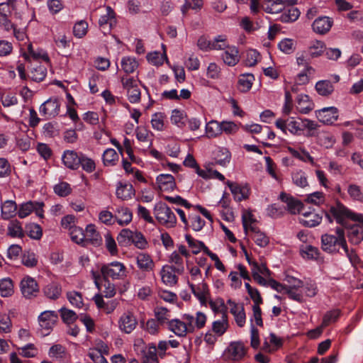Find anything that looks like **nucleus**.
<instances>
[{
  "mask_svg": "<svg viewBox=\"0 0 363 363\" xmlns=\"http://www.w3.org/2000/svg\"><path fill=\"white\" fill-rule=\"evenodd\" d=\"M315 89L318 94L323 96H328L334 91V86L330 80L317 82Z\"/></svg>",
  "mask_w": 363,
  "mask_h": 363,
  "instance_id": "e433bc0d",
  "label": "nucleus"
},
{
  "mask_svg": "<svg viewBox=\"0 0 363 363\" xmlns=\"http://www.w3.org/2000/svg\"><path fill=\"white\" fill-rule=\"evenodd\" d=\"M14 293L13 283L11 278L0 279V294L2 297H9Z\"/></svg>",
  "mask_w": 363,
  "mask_h": 363,
  "instance_id": "c03bdc74",
  "label": "nucleus"
},
{
  "mask_svg": "<svg viewBox=\"0 0 363 363\" xmlns=\"http://www.w3.org/2000/svg\"><path fill=\"white\" fill-rule=\"evenodd\" d=\"M291 178L293 183L297 186L304 188L308 186L306 174L305 172L301 169H297L293 172Z\"/></svg>",
  "mask_w": 363,
  "mask_h": 363,
  "instance_id": "5fc2aeb1",
  "label": "nucleus"
},
{
  "mask_svg": "<svg viewBox=\"0 0 363 363\" xmlns=\"http://www.w3.org/2000/svg\"><path fill=\"white\" fill-rule=\"evenodd\" d=\"M118 158V155L113 148L106 149L102 155L103 163L105 166H114Z\"/></svg>",
  "mask_w": 363,
  "mask_h": 363,
  "instance_id": "864d4df0",
  "label": "nucleus"
},
{
  "mask_svg": "<svg viewBox=\"0 0 363 363\" xmlns=\"http://www.w3.org/2000/svg\"><path fill=\"white\" fill-rule=\"evenodd\" d=\"M54 192L59 196L65 197L72 193L70 184L66 182H61L53 187Z\"/></svg>",
  "mask_w": 363,
  "mask_h": 363,
  "instance_id": "774afa93",
  "label": "nucleus"
},
{
  "mask_svg": "<svg viewBox=\"0 0 363 363\" xmlns=\"http://www.w3.org/2000/svg\"><path fill=\"white\" fill-rule=\"evenodd\" d=\"M114 218L120 225H126L132 221L133 213L128 207H119L115 212Z\"/></svg>",
  "mask_w": 363,
  "mask_h": 363,
  "instance_id": "bb28decb",
  "label": "nucleus"
},
{
  "mask_svg": "<svg viewBox=\"0 0 363 363\" xmlns=\"http://www.w3.org/2000/svg\"><path fill=\"white\" fill-rule=\"evenodd\" d=\"M205 130L206 136L208 138H217L221 135L220 123L215 120H211L206 123Z\"/></svg>",
  "mask_w": 363,
  "mask_h": 363,
  "instance_id": "a19ab883",
  "label": "nucleus"
},
{
  "mask_svg": "<svg viewBox=\"0 0 363 363\" xmlns=\"http://www.w3.org/2000/svg\"><path fill=\"white\" fill-rule=\"evenodd\" d=\"M38 322L42 334L48 335L52 330L53 327L57 323L58 315L55 311H45L38 316Z\"/></svg>",
  "mask_w": 363,
  "mask_h": 363,
  "instance_id": "6e6552de",
  "label": "nucleus"
},
{
  "mask_svg": "<svg viewBox=\"0 0 363 363\" xmlns=\"http://www.w3.org/2000/svg\"><path fill=\"white\" fill-rule=\"evenodd\" d=\"M156 183L162 191H172L177 188L174 177L170 174H160L156 177Z\"/></svg>",
  "mask_w": 363,
  "mask_h": 363,
  "instance_id": "412c9836",
  "label": "nucleus"
},
{
  "mask_svg": "<svg viewBox=\"0 0 363 363\" xmlns=\"http://www.w3.org/2000/svg\"><path fill=\"white\" fill-rule=\"evenodd\" d=\"M228 328V320L226 314H223L222 320H216L213 323L212 330L218 336L225 333Z\"/></svg>",
  "mask_w": 363,
  "mask_h": 363,
  "instance_id": "bf43d9fd",
  "label": "nucleus"
},
{
  "mask_svg": "<svg viewBox=\"0 0 363 363\" xmlns=\"http://www.w3.org/2000/svg\"><path fill=\"white\" fill-rule=\"evenodd\" d=\"M81 153H77L74 150L64 151L62 157L64 165L70 169H77L80 167Z\"/></svg>",
  "mask_w": 363,
  "mask_h": 363,
  "instance_id": "6ab92c4d",
  "label": "nucleus"
},
{
  "mask_svg": "<svg viewBox=\"0 0 363 363\" xmlns=\"http://www.w3.org/2000/svg\"><path fill=\"white\" fill-rule=\"evenodd\" d=\"M154 312L156 320L160 325H163L166 322L169 321L170 311L167 308L157 306L155 308Z\"/></svg>",
  "mask_w": 363,
  "mask_h": 363,
  "instance_id": "338daca9",
  "label": "nucleus"
},
{
  "mask_svg": "<svg viewBox=\"0 0 363 363\" xmlns=\"http://www.w3.org/2000/svg\"><path fill=\"white\" fill-rule=\"evenodd\" d=\"M122 69L126 74H131L138 67V62L133 57H123L121 62Z\"/></svg>",
  "mask_w": 363,
  "mask_h": 363,
  "instance_id": "a18cd8bd",
  "label": "nucleus"
},
{
  "mask_svg": "<svg viewBox=\"0 0 363 363\" xmlns=\"http://www.w3.org/2000/svg\"><path fill=\"white\" fill-rule=\"evenodd\" d=\"M169 262L172 264L171 266L175 269L176 272L179 275H182L184 273L185 269L184 265L183 258L177 251H174L169 257Z\"/></svg>",
  "mask_w": 363,
  "mask_h": 363,
  "instance_id": "c9c22d12",
  "label": "nucleus"
},
{
  "mask_svg": "<svg viewBox=\"0 0 363 363\" xmlns=\"http://www.w3.org/2000/svg\"><path fill=\"white\" fill-rule=\"evenodd\" d=\"M100 272L104 281L121 280L127 277V269L125 264L121 262L114 261L104 264L101 267Z\"/></svg>",
  "mask_w": 363,
  "mask_h": 363,
  "instance_id": "20e7f679",
  "label": "nucleus"
},
{
  "mask_svg": "<svg viewBox=\"0 0 363 363\" xmlns=\"http://www.w3.org/2000/svg\"><path fill=\"white\" fill-rule=\"evenodd\" d=\"M167 323L169 330L177 336L184 337L187 333H189V325L184 320L182 321L179 319H172Z\"/></svg>",
  "mask_w": 363,
  "mask_h": 363,
  "instance_id": "a878e982",
  "label": "nucleus"
},
{
  "mask_svg": "<svg viewBox=\"0 0 363 363\" xmlns=\"http://www.w3.org/2000/svg\"><path fill=\"white\" fill-rule=\"evenodd\" d=\"M116 23V13L113 9L108 6H106V14L103 15L99 20V25L104 35L109 33L111 28Z\"/></svg>",
  "mask_w": 363,
  "mask_h": 363,
  "instance_id": "2eb2a0df",
  "label": "nucleus"
},
{
  "mask_svg": "<svg viewBox=\"0 0 363 363\" xmlns=\"http://www.w3.org/2000/svg\"><path fill=\"white\" fill-rule=\"evenodd\" d=\"M44 295L49 299L57 300L62 295V286L58 282L52 281L43 289Z\"/></svg>",
  "mask_w": 363,
  "mask_h": 363,
  "instance_id": "cd10ccee",
  "label": "nucleus"
},
{
  "mask_svg": "<svg viewBox=\"0 0 363 363\" xmlns=\"http://www.w3.org/2000/svg\"><path fill=\"white\" fill-rule=\"evenodd\" d=\"M297 109L303 114H307L314 108V104L306 94H299L297 96Z\"/></svg>",
  "mask_w": 363,
  "mask_h": 363,
  "instance_id": "72a5a7b5",
  "label": "nucleus"
},
{
  "mask_svg": "<svg viewBox=\"0 0 363 363\" xmlns=\"http://www.w3.org/2000/svg\"><path fill=\"white\" fill-rule=\"evenodd\" d=\"M347 237L352 245H359L363 240V227L353 225L347 228Z\"/></svg>",
  "mask_w": 363,
  "mask_h": 363,
  "instance_id": "c85d7f7f",
  "label": "nucleus"
},
{
  "mask_svg": "<svg viewBox=\"0 0 363 363\" xmlns=\"http://www.w3.org/2000/svg\"><path fill=\"white\" fill-rule=\"evenodd\" d=\"M135 194V191L131 184L121 182L117 184L116 195L118 199L126 201L130 199Z\"/></svg>",
  "mask_w": 363,
  "mask_h": 363,
  "instance_id": "393cba45",
  "label": "nucleus"
},
{
  "mask_svg": "<svg viewBox=\"0 0 363 363\" xmlns=\"http://www.w3.org/2000/svg\"><path fill=\"white\" fill-rule=\"evenodd\" d=\"M66 348L65 346L60 344L53 345L48 351V355L50 357L55 359H62L65 357Z\"/></svg>",
  "mask_w": 363,
  "mask_h": 363,
  "instance_id": "13d9d810",
  "label": "nucleus"
},
{
  "mask_svg": "<svg viewBox=\"0 0 363 363\" xmlns=\"http://www.w3.org/2000/svg\"><path fill=\"white\" fill-rule=\"evenodd\" d=\"M60 108V104L58 99L50 98L40 106L39 111L45 119H50L59 114Z\"/></svg>",
  "mask_w": 363,
  "mask_h": 363,
  "instance_id": "9d476101",
  "label": "nucleus"
},
{
  "mask_svg": "<svg viewBox=\"0 0 363 363\" xmlns=\"http://www.w3.org/2000/svg\"><path fill=\"white\" fill-rule=\"evenodd\" d=\"M253 235L252 238L258 246L261 247H266L269 242V238L264 233L260 232L257 227H252Z\"/></svg>",
  "mask_w": 363,
  "mask_h": 363,
  "instance_id": "8fccbe9b",
  "label": "nucleus"
},
{
  "mask_svg": "<svg viewBox=\"0 0 363 363\" xmlns=\"http://www.w3.org/2000/svg\"><path fill=\"white\" fill-rule=\"evenodd\" d=\"M183 320L187 322L189 327V333H194L195 329L203 328L206 322V315L200 311L196 313V322L194 323V316L189 314H184L182 317Z\"/></svg>",
  "mask_w": 363,
  "mask_h": 363,
  "instance_id": "4be33fe9",
  "label": "nucleus"
},
{
  "mask_svg": "<svg viewBox=\"0 0 363 363\" xmlns=\"http://www.w3.org/2000/svg\"><path fill=\"white\" fill-rule=\"evenodd\" d=\"M341 315L340 309H333L326 312L323 318L321 327H327L331 323L336 322Z\"/></svg>",
  "mask_w": 363,
  "mask_h": 363,
  "instance_id": "6e6d98bb",
  "label": "nucleus"
},
{
  "mask_svg": "<svg viewBox=\"0 0 363 363\" xmlns=\"http://www.w3.org/2000/svg\"><path fill=\"white\" fill-rule=\"evenodd\" d=\"M330 213L337 223L342 224L345 220L349 219L359 223L363 227V213L353 212L340 201L330 208Z\"/></svg>",
  "mask_w": 363,
  "mask_h": 363,
  "instance_id": "7ed1b4c3",
  "label": "nucleus"
},
{
  "mask_svg": "<svg viewBox=\"0 0 363 363\" xmlns=\"http://www.w3.org/2000/svg\"><path fill=\"white\" fill-rule=\"evenodd\" d=\"M7 235L11 238H23L24 235L21 223L18 220H12L8 225Z\"/></svg>",
  "mask_w": 363,
  "mask_h": 363,
  "instance_id": "de8ad7c7",
  "label": "nucleus"
},
{
  "mask_svg": "<svg viewBox=\"0 0 363 363\" xmlns=\"http://www.w3.org/2000/svg\"><path fill=\"white\" fill-rule=\"evenodd\" d=\"M247 348L242 342H233L225 350V356L233 361L242 359L247 354Z\"/></svg>",
  "mask_w": 363,
  "mask_h": 363,
  "instance_id": "9b49d317",
  "label": "nucleus"
},
{
  "mask_svg": "<svg viewBox=\"0 0 363 363\" xmlns=\"http://www.w3.org/2000/svg\"><path fill=\"white\" fill-rule=\"evenodd\" d=\"M279 199L286 204V209L291 214L299 213L303 208V203L300 201L285 192L280 194Z\"/></svg>",
  "mask_w": 363,
  "mask_h": 363,
  "instance_id": "aec40b11",
  "label": "nucleus"
},
{
  "mask_svg": "<svg viewBox=\"0 0 363 363\" xmlns=\"http://www.w3.org/2000/svg\"><path fill=\"white\" fill-rule=\"evenodd\" d=\"M102 243V237L99 232L96 230L95 225H87L85 229L84 244L83 245V247H86L89 245L99 247Z\"/></svg>",
  "mask_w": 363,
  "mask_h": 363,
  "instance_id": "f8f14e48",
  "label": "nucleus"
},
{
  "mask_svg": "<svg viewBox=\"0 0 363 363\" xmlns=\"http://www.w3.org/2000/svg\"><path fill=\"white\" fill-rule=\"evenodd\" d=\"M147 60L150 63L155 66L162 65L164 60H166V61L168 62V59L165 52H164V54H162L157 51L150 52L147 54Z\"/></svg>",
  "mask_w": 363,
  "mask_h": 363,
  "instance_id": "052dcab7",
  "label": "nucleus"
},
{
  "mask_svg": "<svg viewBox=\"0 0 363 363\" xmlns=\"http://www.w3.org/2000/svg\"><path fill=\"white\" fill-rule=\"evenodd\" d=\"M226 184L229 187L236 201H241L249 197V189L247 186H242L238 183L229 180L227 181Z\"/></svg>",
  "mask_w": 363,
  "mask_h": 363,
  "instance_id": "b1692460",
  "label": "nucleus"
},
{
  "mask_svg": "<svg viewBox=\"0 0 363 363\" xmlns=\"http://www.w3.org/2000/svg\"><path fill=\"white\" fill-rule=\"evenodd\" d=\"M301 12L296 7L289 6L286 9L283 7L279 20L284 23H292L298 18Z\"/></svg>",
  "mask_w": 363,
  "mask_h": 363,
  "instance_id": "2f4dec72",
  "label": "nucleus"
},
{
  "mask_svg": "<svg viewBox=\"0 0 363 363\" xmlns=\"http://www.w3.org/2000/svg\"><path fill=\"white\" fill-rule=\"evenodd\" d=\"M173 267L166 264L162 267L160 275L162 282L169 286H174L178 283L179 278Z\"/></svg>",
  "mask_w": 363,
  "mask_h": 363,
  "instance_id": "5701e85b",
  "label": "nucleus"
},
{
  "mask_svg": "<svg viewBox=\"0 0 363 363\" xmlns=\"http://www.w3.org/2000/svg\"><path fill=\"white\" fill-rule=\"evenodd\" d=\"M315 116L320 123L331 125L338 118V109L335 106L325 107L315 111Z\"/></svg>",
  "mask_w": 363,
  "mask_h": 363,
  "instance_id": "ddd939ff",
  "label": "nucleus"
},
{
  "mask_svg": "<svg viewBox=\"0 0 363 363\" xmlns=\"http://www.w3.org/2000/svg\"><path fill=\"white\" fill-rule=\"evenodd\" d=\"M186 241L187 242L189 247L191 248V252L194 255L199 254L201 251H203L206 254V248H208L205 244L201 242L195 240L191 237V235L186 234L185 235Z\"/></svg>",
  "mask_w": 363,
  "mask_h": 363,
  "instance_id": "37998d69",
  "label": "nucleus"
},
{
  "mask_svg": "<svg viewBox=\"0 0 363 363\" xmlns=\"http://www.w3.org/2000/svg\"><path fill=\"white\" fill-rule=\"evenodd\" d=\"M69 302L75 308L81 309L84 306L82 294L76 291H68L66 294Z\"/></svg>",
  "mask_w": 363,
  "mask_h": 363,
  "instance_id": "603ef678",
  "label": "nucleus"
},
{
  "mask_svg": "<svg viewBox=\"0 0 363 363\" xmlns=\"http://www.w3.org/2000/svg\"><path fill=\"white\" fill-rule=\"evenodd\" d=\"M229 46L225 35H219L211 40V50H222L226 49Z\"/></svg>",
  "mask_w": 363,
  "mask_h": 363,
  "instance_id": "69168bd1",
  "label": "nucleus"
},
{
  "mask_svg": "<svg viewBox=\"0 0 363 363\" xmlns=\"http://www.w3.org/2000/svg\"><path fill=\"white\" fill-rule=\"evenodd\" d=\"M321 248L331 255H342V250L352 264L358 262L359 257L354 250L349 248L345 230L342 227L335 228L333 233H325L321 236Z\"/></svg>",
  "mask_w": 363,
  "mask_h": 363,
  "instance_id": "f257e3e1",
  "label": "nucleus"
},
{
  "mask_svg": "<svg viewBox=\"0 0 363 363\" xmlns=\"http://www.w3.org/2000/svg\"><path fill=\"white\" fill-rule=\"evenodd\" d=\"M262 8L267 13H276L282 11L283 3L281 0H269Z\"/></svg>",
  "mask_w": 363,
  "mask_h": 363,
  "instance_id": "680f3d73",
  "label": "nucleus"
},
{
  "mask_svg": "<svg viewBox=\"0 0 363 363\" xmlns=\"http://www.w3.org/2000/svg\"><path fill=\"white\" fill-rule=\"evenodd\" d=\"M141 352L143 363H159L157 347L154 343L148 344Z\"/></svg>",
  "mask_w": 363,
  "mask_h": 363,
  "instance_id": "7c9ffc66",
  "label": "nucleus"
},
{
  "mask_svg": "<svg viewBox=\"0 0 363 363\" xmlns=\"http://www.w3.org/2000/svg\"><path fill=\"white\" fill-rule=\"evenodd\" d=\"M166 116L164 113L157 112L152 114L151 119V124L153 129L162 131L164 130V121Z\"/></svg>",
  "mask_w": 363,
  "mask_h": 363,
  "instance_id": "0e129e2a",
  "label": "nucleus"
},
{
  "mask_svg": "<svg viewBox=\"0 0 363 363\" xmlns=\"http://www.w3.org/2000/svg\"><path fill=\"white\" fill-rule=\"evenodd\" d=\"M254 81L255 77L253 74L248 73L241 74L238 82V89L242 92L248 91L252 88Z\"/></svg>",
  "mask_w": 363,
  "mask_h": 363,
  "instance_id": "ea45409f",
  "label": "nucleus"
},
{
  "mask_svg": "<svg viewBox=\"0 0 363 363\" xmlns=\"http://www.w3.org/2000/svg\"><path fill=\"white\" fill-rule=\"evenodd\" d=\"M242 222L245 233L249 230L252 231V227H257L255 225L256 220L254 218L253 214L249 211H245L242 215Z\"/></svg>",
  "mask_w": 363,
  "mask_h": 363,
  "instance_id": "e2e57ef3",
  "label": "nucleus"
},
{
  "mask_svg": "<svg viewBox=\"0 0 363 363\" xmlns=\"http://www.w3.org/2000/svg\"><path fill=\"white\" fill-rule=\"evenodd\" d=\"M22 264L28 268H33L37 266L38 260L36 255L30 250H25L21 256Z\"/></svg>",
  "mask_w": 363,
  "mask_h": 363,
  "instance_id": "3c124183",
  "label": "nucleus"
},
{
  "mask_svg": "<svg viewBox=\"0 0 363 363\" xmlns=\"http://www.w3.org/2000/svg\"><path fill=\"white\" fill-rule=\"evenodd\" d=\"M322 221V216L313 212L308 218H300V223L308 228H313L318 225Z\"/></svg>",
  "mask_w": 363,
  "mask_h": 363,
  "instance_id": "4d7b16f0",
  "label": "nucleus"
},
{
  "mask_svg": "<svg viewBox=\"0 0 363 363\" xmlns=\"http://www.w3.org/2000/svg\"><path fill=\"white\" fill-rule=\"evenodd\" d=\"M47 76V68L41 65H36L31 68L29 77L34 82H40L45 79Z\"/></svg>",
  "mask_w": 363,
  "mask_h": 363,
  "instance_id": "49530a36",
  "label": "nucleus"
},
{
  "mask_svg": "<svg viewBox=\"0 0 363 363\" xmlns=\"http://www.w3.org/2000/svg\"><path fill=\"white\" fill-rule=\"evenodd\" d=\"M137 325L138 320L135 316L130 311L124 313L118 320L119 329L126 334L132 333Z\"/></svg>",
  "mask_w": 363,
  "mask_h": 363,
  "instance_id": "dca6fc26",
  "label": "nucleus"
},
{
  "mask_svg": "<svg viewBox=\"0 0 363 363\" xmlns=\"http://www.w3.org/2000/svg\"><path fill=\"white\" fill-rule=\"evenodd\" d=\"M138 268L143 272H152L155 267V263L151 255L147 252H138L135 257Z\"/></svg>",
  "mask_w": 363,
  "mask_h": 363,
  "instance_id": "f3484780",
  "label": "nucleus"
},
{
  "mask_svg": "<svg viewBox=\"0 0 363 363\" xmlns=\"http://www.w3.org/2000/svg\"><path fill=\"white\" fill-rule=\"evenodd\" d=\"M69 233L72 242L83 247L85 231L82 228L73 225L72 228H69Z\"/></svg>",
  "mask_w": 363,
  "mask_h": 363,
  "instance_id": "79ce46f5",
  "label": "nucleus"
},
{
  "mask_svg": "<svg viewBox=\"0 0 363 363\" xmlns=\"http://www.w3.org/2000/svg\"><path fill=\"white\" fill-rule=\"evenodd\" d=\"M59 313L62 320L67 325L73 324L78 318H79V315H78L74 311L65 307L61 308L59 310Z\"/></svg>",
  "mask_w": 363,
  "mask_h": 363,
  "instance_id": "09e8293b",
  "label": "nucleus"
},
{
  "mask_svg": "<svg viewBox=\"0 0 363 363\" xmlns=\"http://www.w3.org/2000/svg\"><path fill=\"white\" fill-rule=\"evenodd\" d=\"M275 125L284 134H286L289 130L293 135H300L302 131V119H296L294 117H289L286 119L278 118Z\"/></svg>",
  "mask_w": 363,
  "mask_h": 363,
  "instance_id": "0eeeda50",
  "label": "nucleus"
},
{
  "mask_svg": "<svg viewBox=\"0 0 363 363\" xmlns=\"http://www.w3.org/2000/svg\"><path fill=\"white\" fill-rule=\"evenodd\" d=\"M300 254L304 259L317 260L320 255V250L311 245H302L300 247Z\"/></svg>",
  "mask_w": 363,
  "mask_h": 363,
  "instance_id": "58836bf2",
  "label": "nucleus"
},
{
  "mask_svg": "<svg viewBox=\"0 0 363 363\" xmlns=\"http://www.w3.org/2000/svg\"><path fill=\"white\" fill-rule=\"evenodd\" d=\"M154 214L157 220L162 225L167 228L176 226L177 217L166 203L162 202L156 203L154 208Z\"/></svg>",
  "mask_w": 363,
  "mask_h": 363,
  "instance_id": "39448f33",
  "label": "nucleus"
},
{
  "mask_svg": "<svg viewBox=\"0 0 363 363\" xmlns=\"http://www.w3.org/2000/svg\"><path fill=\"white\" fill-rule=\"evenodd\" d=\"M26 45V51H21V55L26 62H30L31 59H33V60L36 61L42 60L46 63L50 62L49 55L44 49L40 48H37L35 49L31 43H28Z\"/></svg>",
  "mask_w": 363,
  "mask_h": 363,
  "instance_id": "1a4fd4ad",
  "label": "nucleus"
},
{
  "mask_svg": "<svg viewBox=\"0 0 363 363\" xmlns=\"http://www.w3.org/2000/svg\"><path fill=\"white\" fill-rule=\"evenodd\" d=\"M19 287L23 297L26 299H32L37 297L40 292V287L37 281L29 275L22 278Z\"/></svg>",
  "mask_w": 363,
  "mask_h": 363,
  "instance_id": "423d86ee",
  "label": "nucleus"
},
{
  "mask_svg": "<svg viewBox=\"0 0 363 363\" xmlns=\"http://www.w3.org/2000/svg\"><path fill=\"white\" fill-rule=\"evenodd\" d=\"M333 25V20L328 16H319L312 24L313 30L318 34L324 35L328 33Z\"/></svg>",
  "mask_w": 363,
  "mask_h": 363,
  "instance_id": "a211bd4d",
  "label": "nucleus"
},
{
  "mask_svg": "<svg viewBox=\"0 0 363 363\" xmlns=\"http://www.w3.org/2000/svg\"><path fill=\"white\" fill-rule=\"evenodd\" d=\"M231 153L226 147H218L214 152L215 164L223 167L227 166L230 162Z\"/></svg>",
  "mask_w": 363,
  "mask_h": 363,
  "instance_id": "c756f323",
  "label": "nucleus"
},
{
  "mask_svg": "<svg viewBox=\"0 0 363 363\" xmlns=\"http://www.w3.org/2000/svg\"><path fill=\"white\" fill-rule=\"evenodd\" d=\"M188 284L191 290V292L199 301L201 305L206 306L208 300L211 296L210 289L208 284L204 281H202L197 286L190 282H189Z\"/></svg>",
  "mask_w": 363,
  "mask_h": 363,
  "instance_id": "4468645a",
  "label": "nucleus"
},
{
  "mask_svg": "<svg viewBox=\"0 0 363 363\" xmlns=\"http://www.w3.org/2000/svg\"><path fill=\"white\" fill-rule=\"evenodd\" d=\"M1 217L4 220L13 218L17 211V205L15 201L7 200L1 205Z\"/></svg>",
  "mask_w": 363,
  "mask_h": 363,
  "instance_id": "f704fd0d",
  "label": "nucleus"
},
{
  "mask_svg": "<svg viewBox=\"0 0 363 363\" xmlns=\"http://www.w3.org/2000/svg\"><path fill=\"white\" fill-rule=\"evenodd\" d=\"M186 118L187 116L184 111L175 108L172 111L170 121L178 128H183L186 125Z\"/></svg>",
  "mask_w": 363,
  "mask_h": 363,
  "instance_id": "4c0bfd02",
  "label": "nucleus"
},
{
  "mask_svg": "<svg viewBox=\"0 0 363 363\" xmlns=\"http://www.w3.org/2000/svg\"><path fill=\"white\" fill-rule=\"evenodd\" d=\"M116 239L121 246L133 245L139 250H145L148 247V242L145 237L138 230L133 231L128 228H124L121 230Z\"/></svg>",
  "mask_w": 363,
  "mask_h": 363,
  "instance_id": "f03ea898",
  "label": "nucleus"
},
{
  "mask_svg": "<svg viewBox=\"0 0 363 363\" xmlns=\"http://www.w3.org/2000/svg\"><path fill=\"white\" fill-rule=\"evenodd\" d=\"M225 64L228 66H235L239 62L238 50L235 46H228L222 54Z\"/></svg>",
  "mask_w": 363,
  "mask_h": 363,
  "instance_id": "473e14b6",
  "label": "nucleus"
}]
</instances>
